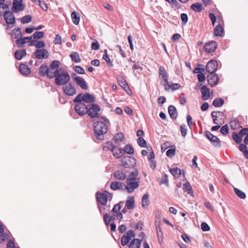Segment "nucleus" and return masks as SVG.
I'll return each mask as SVG.
<instances>
[{"label": "nucleus", "instance_id": "f257e3e1", "mask_svg": "<svg viewBox=\"0 0 248 248\" xmlns=\"http://www.w3.org/2000/svg\"><path fill=\"white\" fill-rule=\"evenodd\" d=\"M101 118L104 120V122L99 121L94 123L93 125V130L96 139L100 140H104V135L108 131V121L106 118L102 117Z\"/></svg>", "mask_w": 248, "mask_h": 248}, {"label": "nucleus", "instance_id": "f03ea898", "mask_svg": "<svg viewBox=\"0 0 248 248\" xmlns=\"http://www.w3.org/2000/svg\"><path fill=\"white\" fill-rule=\"evenodd\" d=\"M55 76V84L58 86L66 84L70 80V76L67 71L63 68H59L53 72Z\"/></svg>", "mask_w": 248, "mask_h": 248}, {"label": "nucleus", "instance_id": "7ed1b4c3", "mask_svg": "<svg viewBox=\"0 0 248 248\" xmlns=\"http://www.w3.org/2000/svg\"><path fill=\"white\" fill-rule=\"evenodd\" d=\"M140 180H133V178L126 180V185L124 186V189H126L128 193H131L137 189L139 186Z\"/></svg>", "mask_w": 248, "mask_h": 248}, {"label": "nucleus", "instance_id": "20e7f679", "mask_svg": "<svg viewBox=\"0 0 248 248\" xmlns=\"http://www.w3.org/2000/svg\"><path fill=\"white\" fill-rule=\"evenodd\" d=\"M122 166L125 168H132L136 165V160L131 156H125L121 159Z\"/></svg>", "mask_w": 248, "mask_h": 248}, {"label": "nucleus", "instance_id": "39448f33", "mask_svg": "<svg viewBox=\"0 0 248 248\" xmlns=\"http://www.w3.org/2000/svg\"><path fill=\"white\" fill-rule=\"evenodd\" d=\"M14 13L12 10H6L3 13L4 18L6 23L8 25V28H11L10 25L14 24L16 22Z\"/></svg>", "mask_w": 248, "mask_h": 248}, {"label": "nucleus", "instance_id": "423d86ee", "mask_svg": "<svg viewBox=\"0 0 248 248\" xmlns=\"http://www.w3.org/2000/svg\"><path fill=\"white\" fill-rule=\"evenodd\" d=\"M204 135L210 140L214 146L215 147H220L221 146V141L217 136L213 135L208 131H205Z\"/></svg>", "mask_w": 248, "mask_h": 248}, {"label": "nucleus", "instance_id": "0eeeda50", "mask_svg": "<svg viewBox=\"0 0 248 248\" xmlns=\"http://www.w3.org/2000/svg\"><path fill=\"white\" fill-rule=\"evenodd\" d=\"M109 194L110 193L107 191H104L101 193L97 192L96 193L97 202L103 206L106 205Z\"/></svg>", "mask_w": 248, "mask_h": 248}, {"label": "nucleus", "instance_id": "6e6552de", "mask_svg": "<svg viewBox=\"0 0 248 248\" xmlns=\"http://www.w3.org/2000/svg\"><path fill=\"white\" fill-rule=\"evenodd\" d=\"M63 85V91L67 95L73 96L77 93V90L71 82H68Z\"/></svg>", "mask_w": 248, "mask_h": 248}, {"label": "nucleus", "instance_id": "1a4fd4ad", "mask_svg": "<svg viewBox=\"0 0 248 248\" xmlns=\"http://www.w3.org/2000/svg\"><path fill=\"white\" fill-rule=\"evenodd\" d=\"M101 110L100 107L96 104H93L91 107L88 108V114L92 118L99 117L98 112Z\"/></svg>", "mask_w": 248, "mask_h": 248}, {"label": "nucleus", "instance_id": "9d476101", "mask_svg": "<svg viewBox=\"0 0 248 248\" xmlns=\"http://www.w3.org/2000/svg\"><path fill=\"white\" fill-rule=\"evenodd\" d=\"M48 71V67L47 66L46 64L43 63L42 64L39 68V74L40 76L42 77H44L46 76L47 78H53L55 76V74H53L54 72H50Z\"/></svg>", "mask_w": 248, "mask_h": 248}, {"label": "nucleus", "instance_id": "9b49d317", "mask_svg": "<svg viewBox=\"0 0 248 248\" xmlns=\"http://www.w3.org/2000/svg\"><path fill=\"white\" fill-rule=\"evenodd\" d=\"M25 8V5L23 3V0H14L13 6L11 10L15 13L24 10Z\"/></svg>", "mask_w": 248, "mask_h": 248}, {"label": "nucleus", "instance_id": "f8f14e48", "mask_svg": "<svg viewBox=\"0 0 248 248\" xmlns=\"http://www.w3.org/2000/svg\"><path fill=\"white\" fill-rule=\"evenodd\" d=\"M76 112L80 116H84L88 114V107L84 103L77 104L75 106Z\"/></svg>", "mask_w": 248, "mask_h": 248}, {"label": "nucleus", "instance_id": "ddd939ff", "mask_svg": "<svg viewBox=\"0 0 248 248\" xmlns=\"http://www.w3.org/2000/svg\"><path fill=\"white\" fill-rule=\"evenodd\" d=\"M135 234L134 231L131 230L128 231L125 234H124L121 239V245L123 246L126 245L130 241L132 237H134Z\"/></svg>", "mask_w": 248, "mask_h": 248}, {"label": "nucleus", "instance_id": "4468645a", "mask_svg": "<svg viewBox=\"0 0 248 248\" xmlns=\"http://www.w3.org/2000/svg\"><path fill=\"white\" fill-rule=\"evenodd\" d=\"M217 45L214 41H210L206 43L203 46L204 51L207 53L214 52L217 48Z\"/></svg>", "mask_w": 248, "mask_h": 248}, {"label": "nucleus", "instance_id": "2eb2a0df", "mask_svg": "<svg viewBox=\"0 0 248 248\" xmlns=\"http://www.w3.org/2000/svg\"><path fill=\"white\" fill-rule=\"evenodd\" d=\"M33 55L39 60L47 59L49 57V52L44 48L38 49L33 53Z\"/></svg>", "mask_w": 248, "mask_h": 248}, {"label": "nucleus", "instance_id": "dca6fc26", "mask_svg": "<svg viewBox=\"0 0 248 248\" xmlns=\"http://www.w3.org/2000/svg\"><path fill=\"white\" fill-rule=\"evenodd\" d=\"M218 64L216 60H210L206 65L207 71L210 73H214L217 69Z\"/></svg>", "mask_w": 248, "mask_h": 248}, {"label": "nucleus", "instance_id": "f3484780", "mask_svg": "<svg viewBox=\"0 0 248 248\" xmlns=\"http://www.w3.org/2000/svg\"><path fill=\"white\" fill-rule=\"evenodd\" d=\"M207 81L208 84L211 86L213 87L216 85H217L218 81V77L217 74L212 73L210 74L207 77Z\"/></svg>", "mask_w": 248, "mask_h": 248}, {"label": "nucleus", "instance_id": "a211bd4d", "mask_svg": "<svg viewBox=\"0 0 248 248\" xmlns=\"http://www.w3.org/2000/svg\"><path fill=\"white\" fill-rule=\"evenodd\" d=\"M124 186L125 185L123 183H121L118 181H114L111 182L110 187L112 190H116L118 189H124Z\"/></svg>", "mask_w": 248, "mask_h": 248}, {"label": "nucleus", "instance_id": "6ab92c4d", "mask_svg": "<svg viewBox=\"0 0 248 248\" xmlns=\"http://www.w3.org/2000/svg\"><path fill=\"white\" fill-rule=\"evenodd\" d=\"M76 78V81L75 82L78 86L83 90L88 89V86L86 81L83 78L80 77L79 78Z\"/></svg>", "mask_w": 248, "mask_h": 248}, {"label": "nucleus", "instance_id": "aec40b11", "mask_svg": "<svg viewBox=\"0 0 248 248\" xmlns=\"http://www.w3.org/2000/svg\"><path fill=\"white\" fill-rule=\"evenodd\" d=\"M103 219L105 224L108 226L111 221L116 219V215L113 214L112 215L110 216L109 214L107 213L104 215Z\"/></svg>", "mask_w": 248, "mask_h": 248}, {"label": "nucleus", "instance_id": "412c9836", "mask_svg": "<svg viewBox=\"0 0 248 248\" xmlns=\"http://www.w3.org/2000/svg\"><path fill=\"white\" fill-rule=\"evenodd\" d=\"M118 83L119 85L126 92L127 90H130L129 87L127 83L126 80L122 77H120L117 78Z\"/></svg>", "mask_w": 248, "mask_h": 248}, {"label": "nucleus", "instance_id": "4be33fe9", "mask_svg": "<svg viewBox=\"0 0 248 248\" xmlns=\"http://www.w3.org/2000/svg\"><path fill=\"white\" fill-rule=\"evenodd\" d=\"M112 153H113V156L117 158H120L124 155L123 149L117 148L116 146L112 148Z\"/></svg>", "mask_w": 248, "mask_h": 248}, {"label": "nucleus", "instance_id": "5701e85b", "mask_svg": "<svg viewBox=\"0 0 248 248\" xmlns=\"http://www.w3.org/2000/svg\"><path fill=\"white\" fill-rule=\"evenodd\" d=\"M202 98L204 100L208 99L210 97L209 89L205 86H203L201 89Z\"/></svg>", "mask_w": 248, "mask_h": 248}, {"label": "nucleus", "instance_id": "b1692460", "mask_svg": "<svg viewBox=\"0 0 248 248\" xmlns=\"http://www.w3.org/2000/svg\"><path fill=\"white\" fill-rule=\"evenodd\" d=\"M159 76H161L162 78L164 81V83H167L168 82V76L166 71L164 67L162 66L159 67Z\"/></svg>", "mask_w": 248, "mask_h": 248}, {"label": "nucleus", "instance_id": "393cba45", "mask_svg": "<svg viewBox=\"0 0 248 248\" xmlns=\"http://www.w3.org/2000/svg\"><path fill=\"white\" fill-rule=\"evenodd\" d=\"M82 101L85 103H92L95 101V97L89 93H86L82 95Z\"/></svg>", "mask_w": 248, "mask_h": 248}, {"label": "nucleus", "instance_id": "a878e982", "mask_svg": "<svg viewBox=\"0 0 248 248\" xmlns=\"http://www.w3.org/2000/svg\"><path fill=\"white\" fill-rule=\"evenodd\" d=\"M30 46H34L39 49L43 48L45 46V43L43 41L32 40L29 43Z\"/></svg>", "mask_w": 248, "mask_h": 248}, {"label": "nucleus", "instance_id": "bb28decb", "mask_svg": "<svg viewBox=\"0 0 248 248\" xmlns=\"http://www.w3.org/2000/svg\"><path fill=\"white\" fill-rule=\"evenodd\" d=\"M19 70L20 72L24 75H28L31 73V69L25 64L21 63L19 65Z\"/></svg>", "mask_w": 248, "mask_h": 248}, {"label": "nucleus", "instance_id": "cd10ccee", "mask_svg": "<svg viewBox=\"0 0 248 248\" xmlns=\"http://www.w3.org/2000/svg\"><path fill=\"white\" fill-rule=\"evenodd\" d=\"M133 62L134 64L132 66V69L133 70L134 74L136 76L137 75L136 73L140 74L143 68L141 65V63H140L139 62H136L134 61Z\"/></svg>", "mask_w": 248, "mask_h": 248}, {"label": "nucleus", "instance_id": "c85d7f7f", "mask_svg": "<svg viewBox=\"0 0 248 248\" xmlns=\"http://www.w3.org/2000/svg\"><path fill=\"white\" fill-rule=\"evenodd\" d=\"M168 112L170 117L171 119H176L177 117V112L176 108L172 105H170L168 107Z\"/></svg>", "mask_w": 248, "mask_h": 248}, {"label": "nucleus", "instance_id": "c756f323", "mask_svg": "<svg viewBox=\"0 0 248 248\" xmlns=\"http://www.w3.org/2000/svg\"><path fill=\"white\" fill-rule=\"evenodd\" d=\"M134 198L133 196H128L125 202V206L128 209H132L134 207Z\"/></svg>", "mask_w": 248, "mask_h": 248}, {"label": "nucleus", "instance_id": "7c9ffc66", "mask_svg": "<svg viewBox=\"0 0 248 248\" xmlns=\"http://www.w3.org/2000/svg\"><path fill=\"white\" fill-rule=\"evenodd\" d=\"M26 55L27 53L25 49L17 50L15 52V57L17 60H21Z\"/></svg>", "mask_w": 248, "mask_h": 248}, {"label": "nucleus", "instance_id": "2f4dec72", "mask_svg": "<svg viewBox=\"0 0 248 248\" xmlns=\"http://www.w3.org/2000/svg\"><path fill=\"white\" fill-rule=\"evenodd\" d=\"M163 85L166 91L169 90V89H171L172 90H176L179 89L181 86L180 84L178 83H172L169 85V81L167 83H164Z\"/></svg>", "mask_w": 248, "mask_h": 248}, {"label": "nucleus", "instance_id": "473e14b6", "mask_svg": "<svg viewBox=\"0 0 248 248\" xmlns=\"http://www.w3.org/2000/svg\"><path fill=\"white\" fill-rule=\"evenodd\" d=\"M229 124L231 129L233 130L239 129L241 127V123L236 119L231 121Z\"/></svg>", "mask_w": 248, "mask_h": 248}, {"label": "nucleus", "instance_id": "72a5a7b5", "mask_svg": "<svg viewBox=\"0 0 248 248\" xmlns=\"http://www.w3.org/2000/svg\"><path fill=\"white\" fill-rule=\"evenodd\" d=\"M170 171L171 174L176 178L180 177L182 170L178 167H174L170 170Z\"/></svg>", "mask_w": 248, "mask_h": 248}, {"label": "nucleus", "instance_id": "f704fd0d", "mask_svg": "<svg viewBox=\"0 0 248 248\" xmlns=\"http://www.w3.org/2000/svg\"><path fill=\"white\" fill-rule=\"evenodd\" d=\"M12 36L17 39L19 38H21L22 36L21 29L20 28H15L12 31Z\"/></svg>", "mask_w": 248, "mask_h": 248}, {"label": "nucleus", "instance_id": "c9c22d12", "mask_svg": "<svg viewBox=\"0 0 248 248\" xmlns=\"http://www.w3.org/2000/svg\"><path fill=\"white\" fill-rule=\"evenodd\" d=\"M114 177L116 179L123 180L125 179L126 175L122 171L117 170L114 173Z\"/></svg>", "mask_w": 248, "mask_h": 248}, {"label": "nucleus", "instance_id": "e433bc0d", "mask_svg": "<svg viewBox=\"0 0 248 248\" xmlns=\"http://www.w3.org/2000/svg\"><path fill=\"white\" fill-rule=\"evenodd\" d=\"M224 29L222 25H217L214 30V34L217 36H222L223 34Z\"/></svg>", "mask_w": 248, "mask_h": 248}, {"label": "nucleus", "instance_id": "4c0bfd02", "mask_svg": "<svg viewBox=\"0 0 248 248\" xmlns=\"http://www.w3.org/2000/svg\"><path fill=\"white\" fill-rule=\"evenodd\" d=\"M224 103V100L222 98H216L213 100L212 105L215 107L217 108L222 106Z\"/></svg>", "mask_w": 248, "mask_h": 248}, {"label": "nucleus", "instance_id": "58836bf2", "mask_svg": "<svg viewBox=\"0 0 248 248\" xmlns=\"http://www.w3.org/2000/svg\"><path fill=\"white\" fill-rule=\"evenodd\" d=\"M71 18L74 24H78L80 20V17L76 12L74 11L71 13Z\"/></svg>", "mask_w": 248, "mask_h": 248}, {"label": "nucleus", "instance_id": "ea45409f", "mask_svg": "<svg viewBox=\"0 0 248 248\" xmlns=\"http://www.w3.org/2000/svg\"><path fill=\"white\" fill-rule=\"evenodd\" d=\"M190 8L196 12H200L202 10V5L199 2H196L192 4Z\"/></svg>", "mask_w": 248, "mask_h": 248}, {"label": "nucleus", "instance_id": "a19ab883", "mask_svg": "<svg viewBox=\"0 0 248 248\" xmlns=\"http://www.w3.org/2000/svg\"><path fill=\"white\" fill-rule=\"evenodd\" d=\"M123 202H120L119 203L115 204L111 210V212L113 213V214H116L117 213L120 212L122 208L121 204L123 205Z\"/></svg>", "mask_w": 248, "mask_h": 248}, {"label": "nucleus", "instance_id": "79ce46f5", "mask_svg": "<svg viewBox=\"0 0 248 248\" xmlns=\"http://www.w3.org/2000/svg\"><path fill=\"white\" fill-rule=\"evenodd\" d=\"M70 57L72 60L76 63H78L81 61V59L79 54L76 52L71 53L70 55Z\"/></svg>", "mask_w": 248, "mask_h": 248}, {"label": "nucleus", "instance_id": "37998d69", "mask_svg": "<svg viewBox=\"0 0 248 248\" xmlns=\"http://www.w3.org/2000/svg\"><path fill=\"white\" fill-rule=\"evenodd\" d=\"M149 195L145 194L142 198V206L144 208L147 207L149 204V200L148 199Z\"/></svg>", "mask_w": 248, "mask_h": 248}, {"label": "nucleus", "instance_id": "c03bdc74", "mask_svg": "<svg viewBox=\"0 0 248 248\" xmlns=\"http://www.w3.org/2000/svg\"><path fill=\"white\" fill-rule=\"evenodd\" d=\"M103 58L104 60L106 61V62L107 63V65L108 67H112L113 66V63L111 62L109 56H108V55L107 54V49H105L104 51V54L103 55Z\"/></svg>", "mask_w": 248, "mask_h": 248}, {"label": "nucleus", "instance_id": "a18cd8bd", "mask_svg": "<svg viewBox=\"0 0 248 248\" xmlns=\"http://www.w3.org/2000/svg\"><path fill=\"white\" fill-rule=\"evenodd\" d=\"M123 150L124 151V154L126 153L127 154L132 155L134 153V149L132 145L130 144H127L126 146H125Z\"/></svg>", "mask_w": 248, "mask_h": 248}, {"label": "nucleus", "instance_id": "49530a36", "mask_svg": "<svg viewBox=\"0 0 248 248\" xmlns=\"http://www.w3.org/2000/svg\"><path fill=\"white\" fill-rule=\"evenodd\" d=\"M184 189H185L186 191H187L188 194L191 195L193 193V191L192 189V187L190 186V184L186 182L183 185Z\"/></svg>", "mask_w": 248, "mask_h": 248}, {"label": "nucleus", "instance_id": "de8ad7c7", "mask_svg": "<svg viewBox=\"0 0 248 248\" xmlns=\"http://www.w3.org/2000/svg\"><path fill=\"white\" fill-rule=\"evenodd\" d=\"M241 137L242 136H240L235 132H233L232 134V138L233 140H234L237 144H240L241 143L242 140Z\"/></svg>", "mask_w": 248, "mask_h": 248}, {"label": "nucleus", "instance_id": "09e8293b", "mask_svg": "<svg viewBox=\"0 0 248 248\" xmlns=\"http://www.w3.org/2000/svg\"><path fill=\"white\" fill-rule=\"evenodd\" d=\"M138 173L139 172L138 170L137 169H134L132 171L130 172L128 179L133 178V180H140L139 178H137Z\"/></svg>", "mask_w": 248, "mask_h": 248}, {"label": "nucleus", "instance_id": "8fccbe9b", "mask_svg": "<svg viewBox=\"0 0 248 248\" xmlns=\"http://www.w3.org/2000/svg\"><path fill=\"white\" fill-rule=\"evenodd\" d=\"M234 191L235 193H236V194L240 198H241L242 199H244L246 198V195L245 193L242 190H241L237 188H234Z\"/></svg>", "mask_w": 248, "mask_h": 248}, {"label": "nucleus", "instance_id": "3c124183", "mask_svg": "<svg viewBox=\"0 0 248 248\" xmlns=\"http://www.w3.org/2000/svg\"><path fill=\"white\" fill-rule=\"evenodd\" d=\"M31 19V16L30 15H28L21 18L20 21L22 24H26L30 22Z\"/></svg>", "mask_w": 248, "mask_h": 248}, {"label": "nucleus", "instance_id": "603ef678", "mask_svg": "<svg viewBox=\"0 0 248 248\" xmlns=\"http://www.w3.org/2000/svg\"><path fill=\"white\" fill-rule=\"evenodd\" d=\"M60 62L59 61L55 60L52 61L50 65V69L51 70H56L59 69V67L60 66Z\"/></svg>", "mask_w": 248, "mask_h": 248}, {"label": "nucleus", "instance_id": "864d4df0", "mask_svg": "<svg viewBox=\"0 0 248 248\" xmlns=\"http://www.w3.org/2000/svg\"><path fill=\"white\" fill-rule=\"evenodd\" d=\"M113 147H115V146L113 145L111 141H107L106 144L103 147V150L107 151L110 150L112 152V148Z\"/></svg>", "mask_w": 248, "mask_h": 248}, {"label": "nucleus", "instance_id": "5fc2aeb1", "mask_svg": "<svg viewBox=\"0 0 248 248\" xmlns=\"http://www.w3.org/2000/svg\"><path fill=\"white\" fill-rule=\"evenodd\" d=\"M45 35L43 31H36L33 34L32 36L34 39H40L43 38Z\"/></svg>", "mask_w": 248, "mask_h": 248}, {"label": "nucleus", "instance_id": "6e6d98bb", "mask_svg": "<svg viewBox=\"0 0 248 248\" xmlns=\"http://www.w3.org/2000/svg\"><path fill=\"white\" fill-rule=\"evenodd\" d=\"M73 70L78 74H83L85 73L84 69L80 66H75L73 67Z\"/></svg>", "mask_w": 248, "mask_h": 248}, {"label": "nucleus", "instance_id": "4d7b16f0", "mask_svg": "<svg viewBox=\"0 0 248 248\" xmlns=\"http://www.w3.org/2000/svg\"><path fill=\"white\" fill-rule=\"evenodd\" d=\"M137 142L140 146L141 147H146V141L143 139L142 138H139L137 140Z\"/></svg>", "mask_w": 248, "mask_h": 248}, {"label": "nucleus", "instance_id": "13d9d810", "mask_svg": "<svg viewBox=\"0 0 248 248\" xmlns=\"http://www.w3.org/2000/svg\"><path fill=\"white\" fill-rule=\"evenodd\" d=\"M26 41H25L24 38H19L16 40V44L17 46L19 47H21L22 46L26 43Z\"/></svg>", "mask_w": 248, "mask_h": 248}, {"label": "nucleus", "instance_id": "bf43d9fd", "mask_svg": "<svg viewBox=\"0 0 248 248\" xmlns=\"http://www.w3.org/2000/svg\"><path fill=\"white\" fill-rule=\"evenodd\" d=\"M124 138V136L122 133L116 134L114 136V140L116 141H122Z\"/></svg>", "mask_w": 248, "mask_h": 248}, {"label": "nucleus", "instance_id": "052dcab7", "mask_svg": "<svg viewBox=\"0 0 248 248\" xmlns=\"http://www.w3.org/2000/svg\"><path fill=\"white\" fill-rule=\"evenodd\" d=\"M220 132L222 134L224 135H227L229 132V128L227 124L224 125L220 128Z\"/></svg>", "mask_w": 248, "mask_h": 248}, {"label": "nucleus", "instance_id": "680f3d73", "mask_svg": "<svg viewBox=\"0 0 248 248\" xmlns=\"http://www.w3.org/2000/svg\"><path fill=\"white\" fill-rule=\"evenodd\" d=\"M201 229L202 231H209L210 229L209 226L206 222H202L201 224Z\"/></svg>", "mask_w": 248, "mask_h": 248}, {"label": "nucleus", "instance_id": "e2e57ef3", "mask_svg": "<svg viewBox=\"0 0 248 248\" xmlns=\"http://www.w3.org/2000/svg\"><path fill=\"white\" fill-rule=\"evenodd\" d=\"M180 131H181L182 136L183 137H185V136L186 134V132H187V129L186 128V125L185 124L182 125L180 126Z\"/></svg>", "mask_w": 248, "mask_h": 248}, {"label": "nucleus", "instance_id": "0e129e2a", "mask_svg": "<svg viewBox=\"0 0 248 248\" xmlns=\"http://www.w3.org/2000/svg\"><path fill=\"white\" fill-rule=\"evenodd\" d=\"M99 44H98V42L96 40L95 42L92 43L91 45V48L93 50H97L99 49Z\"/></svg>", "mask_w": 248, "mask_h": 248}, {"label": "nucleus", "instance_id": "69168bd1", "mask_svg": "<svg viewBox=\"0 0 248 248\" xmlns=\"http://www.w3.org/2000/svg\"><path fill=\"white\" fill-rule=\"evenodd\" d=\"M181 18L184 24H185L188 20L187 15L186 14L182 13L181 14Z\"/></svg>", "mask_w": 248, "mask_h": 248}, {"label": "nucleus", "instance_id": "338daca9", "mask_svg": "<svg viewBox=\"0 0 248 248\" xmlns=\"http://www.w3.org/2000/svg\"><path fill=\"white\" fill-rule=\"evenodd\" d=\"M175 149H170L166 152V155L168 156L171 157L175 155Z\"/></svg>", "mask_w": 248, "mask_h": 248}, {"label": "nucleus", "instance_id": "774afa93", "mask_svg": "<svg viewBox=\"0 0 248 248\" xmlns=\"http://www.w3.org/2000/svg\"><path fill=\"white\" fill-rule=\"evenodd\" d=\"M248 134V128H244L242 129L239 132V135L240 136L243 137L244 135H247Z\"/></svg>", "mask_w": 248, "mask_h": 248}]
</instances>
